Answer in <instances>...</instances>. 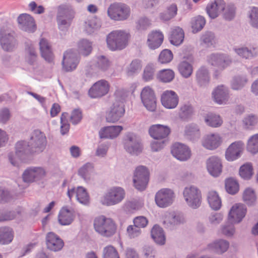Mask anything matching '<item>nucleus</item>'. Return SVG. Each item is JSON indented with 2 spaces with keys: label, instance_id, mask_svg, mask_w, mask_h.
Wrapping results in <instances>:
<instances>
[{
  "label": "nucleus",
  "instance_id": "f257e3e1",
  "mask_svg": "<svg viewBox=\"0 0 258 258\" xmlns=\"http://www.w3.org/2000/svg\"><path fill=\"white\" fill-rule=\"evenodd\" d=\"M131 35L124 30H117L109 33L106 37L108 48L112 50H120L125 48L128 43Z\"/></svg>",
  "mask_w": 258,
  "mask_h": 258
},
{
  "label": "nucleus",
  "instance_id": "f03ea898",
  "mask_svg": "<svg viewBox=\"0 0 258 258\" xmlns=\"http://www.w3.org/2000/svg\"><path fill=\"white\" fill-rule=\"evenodd\" d=\"M75 12L70 6L60 5L56 8V21L58 29L66 31L75 17Z\"/></svg>",
  "mask_w": 258,
  "mask_h": 258
},
{
  "label": "nucleus",
  "instance_id": "7ed1b4c3",
  "mask_svg": "<svg viewBox=\"0 0 258 258\" xmlns=\"http://www.w3.org/2000/svg\"><path fill=\"white\" fill-rule=\"evenodd\" d=\"M108 17L115 21L127 20L131 15V9L126 4L121 2L111 3L107 9Z\"/></svg>",
  "mask_w": 258,
  "mask_h": 258
},
{
  "label": "nucleus",
  "instance_id": "20e7f679",
  "mask_svg": "<svg viewBox=\"0 0 258 258\" xmlns=\"http://www.w3.org/2000/svg\"><path fill=\"white\" fill-rule=\"evenodd\" d=\"M94 227L97 232L105 237L112 236L116 229L114 221L111 218H106L104 216L95 219Z\"/></svg>",
  "mask_w": 258,
  "mask_h": 258
},
{
  "label": "nucleus",
  "instance_id": "39448f33",
  "mask_svg": "<svg viewBox=\"0 0 258 258\" xmlns=\"http://www.w3.org/2000/svg\"><path fill=\"white\" fill-rule=\"evenodd\" d=\"M124 113L125 109L123 99L116 96L109 110L106 112V121L108 123H116L123 116Z\"/></svg>",
  "mask_w": 258,
  "mask_h": 258
},
{
  "label": "nucleus",
  "instance_id": "423d86ee",
  "mask_svg": "<svg viewBox=\"0 0 258 258\" xmlns=\"http://www.w3.org/2000/svg\"><path fill=\"white\" fill-rule=\"evenodd\" d=\"M34 153L29 142L20 141L15 145V153L9 154V160L12 165L18 167L22 157Z\"/></svg>",
  "mask_w": 258,
  "mask_h": 258
},
{
  "label": "nucleus",
  "instance_id": "0eeeda50",
  "mask_svg": "<svg viewBox=\"0 0 258 258\" xmlns=\"http://www.w3.org/2000/svg\"><path fill=\"white\" fill-rule=\"evenodd\" d=\"M183 198L187 205L192 209L199 207L202 203V192L196 186L185 187L183 191Z\"/></svg>",
  "mask_w": 258,
  "mask_h": 258
},
{
  "label": "nucleus",
  "instance_id": "6e6552de",
  "mask_svg": "<svg viewBox=\"0 0 258 258\" xmlns=\"http://www.w3.org/2000/svg\"><path fill=\"white\" fill-rule=\"evenodd\" d=\"M150 173L148 169L144 166L137 167L134 171L133 183L135 187L138 190H145L149 180Z\"/></svg>",
  "mask_w": 258,
  "mask_h": 258
},
{
  "label": "nucleus",
  "instance_id": "1a4fd4ad",
  "mask_svg": "<svg viewBox=\"0 0 258 258\" xmlns=\"http://www.w3.org/2000/svg\"><path fill=\"white\" fill-rule=\"evenodd\" d=\"M31 150L34 153H40L45 149L47 140L45 134L39 130L33 131L29 141Z\"/></svg>",
  "mask_w": 258,
  "mask_h": 258
},
{
  "label": "nucleus",
  "instance_id": "9d476101",
  "mask_svg": "<svg viewBox=\"0 0 258 258\" xmlns=\"http://www.w3.org/2000/svg\"><path fill=\"white\" fill-rule=\"evenodd\" d=\"M0 45L5 51H13L18 45L15 33L2 29L0 31Z\"/></svg>",
  "mask_w": 258,
  "mask_h": 258
},
{
  "label": "nucleus",
  "instance_id": "9b49d317",
  "mask_svg": "<svg viewBox=\"0 0 258 258\" xmlns=\"http://www.w3.org/2000/svg\"><path fill=\"white\" fill-rule=\"evenodd\" d=\"M125 191L120 187H113L108 190L101 200L102 204L114 205L120 202L124 198Z\"/></svg>",
  "mask_w": 258,
  "mask_h": 258
},
{
  "label": "nucleus",
  "instance_id": "f8f14e48",
  "mask_svg": "<svg viewBox=\"0 0 258 258\" xmlns=\"http://www.w3.org/2000/svg\"><path fill=\"white\" fill-rule=\"evenodd\" d=\"M142 103L146 108L151 112L155 111L157 107V99L154 91L149 87L143 88L141 93Z\"/></svg>",
  "mask_w": 258,
  "mask_h": 258
},
{
  "label": "nucleus",
  "instance_id": "ddd939ff",
  "mask_svg": "<svg viewBox=\"0 0 258 258\" xmlns=\"http://www.w3.org/2000/svg\"><path fill=\"white\" fill-rule=\"evenodd\" d=\"M174 197V193L172 189L162 188L156 194L155 200L158 207L165 208L172 204Z\"/></svg>",
  "mask_w": 258,
  "mask_h": 258
},
{
  "label": "nucleus",
  "instance_id": "4468645a",
  "mask_svg": "<svg viewBox=\"0 0 258 258\" xmlns=\"http://www.w3.org/2000/svg\"><path fill=\"white\" fill-rule=\"evenodd\" d=\"M124 147L125 151L133 155H138L142 152L143 146L140 140L133 134H128L124 140Z\"/></svg>",
  "mask_w": 258,
  "mask_h": 258
},
{
  "label": "nucleus",
  "instance_id": "2eb2a0df",
  "mask_svg": "<svg viewBox=\"0 0 258 258\" xmlns=\"http://www.w3.org/2000/svg\"><path fill=\"white\" fill-rule=\"evenodd\" d=\"M208 61L212 66L220 70H223L232 62L230 57L225 54L213 53L209 56Z\"/></svg>",
  "mask_w": 258,
  "mask_h": 258
},
{
  "label": "nucleus",
  "instance_id": "dca6fc26",
  "mask_svg": "<svg viewBox=\"0 0 258 258\" xmlns=\"http://www.w3.org/2000/svg\"><path fill=\"white\" fill-rule=\"evenodd\" d=\"M223 139L218 133H211L203 137L202 145L206 149L214 150L221 146Z\"/></svg>",
  "mask_w": 258,
  "mask_h": 258
},
{
  "label": "nucleus",
  "instance_id": "f3484780",
  "mask_svg": "<svg viewBox=\"0 0 258 258\" xmlns=\"http://www.w3.org/2000/svg\"><path fill=\"white\" fill-rule=\"evenodd\" d=\"M45 174V171L41 167L29 168L23 172L22 178L24 182L31 183L43 178Z\"/></svg>",
  "mask_w": 258,
  "mask_h": 258
},
{
  "label": "nucleus",
  "instance_id": "a211bd4d",
  "mask_svg": "<svg viewBox=\"0 0 258 258\" xmlns=\"http://www.w3.org/2000/svg\"><path fill=\"white\" fill-rule=\"evenodd\" d=\"M206 167L211 175L213 177L219 176L222 171L221 159L216 156L209 157L206 161Z\"/></svg>",
  "mask_w": 258,
  "mask_h": 258
},
{
  "label": "nucleus",
  "instance_id": "6ab92c4d",
  "mask_svg": "<svg viewBox=\"0 0 258 258\" xmlns=\"http://www.w3.org/2000/svg\"><path fill=\"white\" fill-rule=\"evenodd\" d=\"M246 211V208L243 204H234L229 212V221L232 224L240 222L245 215Z\"/></svg>",
  "mask_w": 258,
  "mask_h": 258
},
{
  "label": "nucleus",
  "instance_id": "aec40b11",
  "mask_svg": "<svg viewBox=\"0 0 258 258\" xmlns=\"http://www.w3.org/2000/svg\"><path fill=\"white\" fill-rule=\"evenodd\" d=\"M108 82L104 80L95 83L89 90V95L91 98H99L106 95L109 91Z\"/></svg>",
  "mask_w": 258,
  "mask_h": 258
},
{
  "label": "nucleus",
  "instance_id": "412c9836",
  "mask_svg": "<svg viewBox=\"0 0 258 258\" xmlns=\"http://www.w3.org/2000/svg\"><path fill=\"white\" fill-rule=\"evenodd\" d=\"M171 152L172 155L180 161H186L191 156L189 148L187 146L179 143H175L172 146Z\"/></svg>",
  "mask_w": 258,
  "mask_h": 258
},
{
  "label": "nucleus",
  "instance_id": "4be33fe9",
  "mask_svg": "<svg viewBox=\"0 0 258 258\" xmlns=\"http://www.w3.org/2000/svg\"><path fill=\"white\" fill-rule=\"evenodd\" d=\"M79 59L77 54L72 50L66 51L63 57L62 64L63 69L67 71H72L75 69L79 63Z\"/></svg>",
  "mask_w": 258,
  "mask_h": 258
},
{
  "label": "nucleus",
  "instance_id": "5701e85b",
  "mask_svg": "<svg viewBox=\"0 0 258 258\" xmlns=\"http://www.w3.org/2000/svg\"><path fill=\"white\" fill-rule=\"evenodd\" d=\"M20 29L24 31L33 33L36 30V25L34 18L27 14H21L18 18Z\"/></svg>",
  "mask_w": 258,
  "mask_h": 258
},
{
  "label": "nucleus",
  "instance_id": "b1692460",
  "mask_svg": "<svg viewBox=\"0 0 258 258\" xmlns=\"http://www.w3.org/2000/svg\"><path fill=\"white\" fill-rule=\"evenodd\" d=\"M244 144L241 141L235 142L229 145L225 152V158L229 161L237 159L243 149Z\"/></svg>",
  "mask_w": 258,
  "mask_h": 258
},
{
  "label": "nucleus",
  "instance_id": "393cba45",
  "mask_svg": "<svg viewBox=\"0 0 258 258\" xmlns=\"http://www.w3.org/2000/svg\"><path fill=\"white\" fill-rule=\"evenodd\" d=\"M162 104L166 108H175L178 104V98L175 92L173 91H166L161 96Z\"/></svg>",
  "mask_w": 258,
  "mask_h": 258
},
{
  "label": "nucleus",
  "instance_id": "a878e982",
  "mask_svg": "<svg viewBox=\"0 0 258 258\" xmlns=\"http://www.w3.org/2000/svg\"><path fill=\"white\" fill-rule=\"evenodd\" d=\"M229 97L228 90L224 85L217 86L212 93L214 101L219 104L226 103L228 100Z\"/></svg>",
  "mask_w": 258,
  "mask_h": 258
},
{
  "label": "nucleus",
  "instance_id": "bb28decb",
  "mask_svg": "<svg viewBox=\"0 0 258 258\" xmlns=\"http://www.w3.org/2000/svg\"><path fill=\"white\" fill-rule=\"evenodd\" d=\"M39 44L41 56L48 62H53L54 55L51 46L47 40L44 38H41Z\"/></svg>",
  "mask_w": 258,
  "mask_h": 258
},
{
  "label": "nucleus",
  "instance_id": "cd10ccee",
  "mask_svg": "<svg viewBox=\"0 0 258 258\" xmlns=\"http://www.w3.org/2000/svg\"><path fill=\"white\" fill-rule=\"evenodd\" d=\"M170 132V130L167 126L161 124L153 125L149 129L150 135L156 140L165 138Z\"/></svg>",
  "mask_w": 258,
  "mask_h": 258
},
{
  "label": "nucleus",
  "instance_id": "c85d7f7f",
  "mask_svg": "<svg viewBox=\"0 0 258 258\" xmlns=\"http://www.w3.org/2000/svg\"><path fill=\"white\" fill-rule=\"evenodd\" d=\"M75 195L77 200L82 204L86 205L89 202V197L86 189L82 186H79L68 190V196L71 200L73 196Z\"/></svg>",
  "mask_w": 258,
  "mask_h": 258
},
{
  "label": "nucleus",
  "instance_id": "c756f323",
  "mask_svg": "<svg viewBox=\"0 0 258 258\" xmlns=\"http://www.w3.org/2000/svg\"><path fill=\"white\" fill-rule=\"evenodd\" d=\"M75 217V211L73 209L63 207L59 213L58 221L61 225H69L73 222Z\"/></svg>",
  "mask_w": 258,
  "mask_h": 258
},
{
  "label": "nucleus",
  "instance_id": "7c9ffc66",
  "mask_svg": "<svg viewBox=\"0 0 258 258\" xmlns=\"http://www.w3.org/2000/svg\"><path fill=\"white\" fill-rule=\"evenodd\" d=\"M46 245L48 249L56 251L60 250L63 246V241L52 232L47 234L46 238Z\"/></svg>",
  "mask_w": 258,
  "mask_h": 258
},
{
  "label": "nucleus",
  "instance_id": "2f4dec72",
  "mask_svg": "<svg viewBox=\"0 0 258 258\" xmlns=\"http://www.w3.org/2000/svg\"><path fill=\"white\" fill-rule=\"evenodd\" d=\"M226 4L223 0H215L207 7V12L209 17L215 19L224 10Z\"/></svg>",
  "mask_w": 258,
  "mask_h": 258
},
{
  "label": "nucleus",
  "instance_id": "473e14b6",
  "mask_svg": "<svg viewBox=\"0 0 258 258\" xmlns=\"http://www.w3.org/2000/svg\"><path fill=\"white\" fill-rule=\"evenodd\" d=\"M123 130L121 125H112L102 128L99 132L100 138L114 139L118 136Z\"/></svg>",
  "mask_w": 258,
  "mask_h": 258
},
{
  "label": "nucleus",
  "instance_id": "72a5a7b5",
  "mask_svg": "<svg viewBox=\"0 0 258 258\" xmlns=\"http://www.w3.org/2000/svg\"><path fill=\"white\" fill-rule=\"evenodd\" d=\"M163 39V35L161 32L153 31L148 35L147 43L150 49H155L161 45Z\"/></svg>",
  "mask_w": 258,
  "mask_h": 258
},
{
  "label": "nucleus",
  "instance_id": "f704fd0d",
  "mask_svg": "<svg viewBox=\"0 0 258 258\" xmlns=\"http://www.w3.org/2000/svg\"><path fill=\"white\" fill-rule=\"evenodd\" d=\"M183 217L180 215H176L174 213H167L164 217L163 223L168 228H172L174 226L183 223Z\"/></svg>",
  "mask_w": 258,
  "mask_h": 258
},
{
  "label": "nucleus",
  "instance_id": "c9c22d12",
  "mask_svg": "<svg viewBox=\"0 0 258 258\" xmlns=\"http://www.w3.org/2000/svg\"><path fill=\"white\" fill-rule=\"evenodd\" d=\"M208 246L211 250L221 254L227 250L229 247V243L226 240L219 239L209 244Z\"/></svg>",
  "mask_w": 258,
  "mask_h": 258
},
{
  "label": "nucleus",
  "instance_id": "e433bc0d",
  "mask_svg": "<svg viewBox=\"0 0 258 258\" xmlns=\"http://www.w3.org/2000/svg\"><path fill=\"white\" fill-rule=\"evenodd\" d=\"M184 37L183 30L179 27L174 28L171 32L170 41L173 45L177 46L182 43Z\"/></svg>",
  "mask_w": 258,
  "mask_h": 258
},
{
  "label": "nucleus",
  "instance_id": "4c0bfd02",
  "mask_svg": "<svg viewBox=\"0 0 258 258\" xmlns=\"http://www.w3.org/2000/svg\"><path fill=\"white\" fill-rule=\"evenodd\" d=\"M234 51L240 57L245 59L250 58L258 54V50L256 48L249 49L246 47H241L234 48Z\"/></svg>",
  "mask_w": 258,
  "mask_h": 258
},
{
  "label": "nucleus",
  "instance_id": "58836bf2",
  "mask_svg": "<svg viewBox=\"0 0 258 258\" xmlns=\"http://www.w3.org/2000/svg\"><path fill=\"white\" fill-rule=\"evenodd\" d=\"M14 237L13 232L9 227H0V244H6L10 243Z\"/></svg>",
  "mask_w": 258,
  "mask_h": 258
},
{
  "label": "nucleus",
  "instance_id": "ea45409f",
  "mask_svg": "<svg viewBox=\"0 0 258 258\" xmlns=\"http://www.w3.org/2000/svg\"><path fill=\"white\" fill-rule=\"evenodd\" d=\"M207 200L212 209L218 210L221 208V200L216 191H209L207 195Z\"/></svg>",
  "mask_w": 258,
  "mask_h": 258
},
{
  "label": "nucleus",
  "instance_id": "a19ab883",
  "mask_svg": "<svg viewBox=\"0 0 258 258\" xmlns=\"http://www.w3.org/2000/svg\"><path fill=\"white\" fill-rule=\"evenodd\" d=\"M151 232L152 237L156 243L161 245L165 243V236L161 227L155 225L152 228Z\"/></svg>",
  "mask_w": 258,
  "mask_h": 258
},
{
  "label": "nucleus",
  "instance_id": "79ce46f5",
  "mask_svg": "<svg viewBox=\"0 0 258 258\" xmlns=\"http://www.w3.org/2000/svg\"><path fill=\"white\" fill-rule=\"evenodd\" d=\"M204 120L208 125L212 127H218L223 123L222 119L220 115L212 113L207 114L205 116Z\"/></svg>",
  "mask_w": 258,
  "mask_h": 258
},
{
  "label": "nucleus",
  "instance_id": "37998d69",
  "mask_svg": "<svg viewBox=\"0 0 258 258\" xmlns=\"http://www.w3.org/2000/svg\"><path fill=\"white\" fill-rule=\"evenodd\" d=\"M101 26L99 21L96 17H93L86 21L84 24L85 31L88 34H91Z\"/></svg>",
  "mask_w": 258,
  "mask_h": 258
},
{
  "label": "nucleus",
  "instance_id": "c03bdc74",
  "mask_svg": "<svg viewBox=\"0 0 258 258\" xmlns=\"http://www.w3.org/2000/svg\"><path fill=\"white\" fill-rule=\"evenodd\" d=\"M197 80L201 86L206 85L209 81V72L205 67H201L197 72Z\"/></svg>",
  "mask_w": 258,
  "mask_h": 258
},
{
  "label": "nucleus",
  "instance_id": "a18cd8bd",
  "mask_svg": "<svg viewBox=\"0 0 258 258\" xmlns=\"http://www.w3.org/2000/svg\"><path fill=\"white\" fill-rule=\"evenodd\" d=\"M157 77L162 82L168 83L174 79V73L170 69L162 70L158 73Z\"/></svg>",
  "mask_w": 258,
  "mask_h": 258
},
{
  "label": "nucleus",
  "instance_id": "49530a36",
  "mask_svg": "<svg viewBox=\"0 0 258 258\" xmlns=\"http://www.w3.org/2000/svg\"><path fill=\"white\" fill-rule=\"evenodd\" d=\"M185 134L187 137L192 140L200 138V133L199 128L196 125L191 124L186 126Z\"/></svg>",
  "mask_w": 258,
  "mask_h": 258
},
{
  "label": "nucleus",
  "instance_id": "de8ad7c7",
  "mask_svg": "<svg viewBox=\"0 0 258 258\" xmlns=\"http://www.w3.org/2000/svg\"><path fill=\"white\" fill-rule=\"evenodd\" d=\"M78 47L79 53L85 56L89 55L92 51L91 43L86 39L80 40L78 43Z\"/></svg>",
  "mask_w": 258,
  "mask_h": 258
},
{
  "label": "nucleus",
  "instance_id": "09e8293b",
  "mask_svg": "<svg viewBox=\"0 0 258 258\" xmlns=\"http://www.w3.org/2000/svg\"><path fill=\"white\" fill-rule=\"evenodd\" d=\"M142 68V61L139 59H135L132 61L126 69V73L132 76L141 71Z\"/></svg>",
  "mask_w": 258,
  "mask_h": 258
},
{
  "label": "nucleus",
  "instance_id": "8fccbe9b",
  "mask_svg": "<svg viewBox=\"0 0 258 258\" xmlns=\"http://www.w3.org/2000/svg\"><path fill=\"white\" fill-rule=\"evenodd\" d=\"M206 20L201 16H198L194 18L191 21V25L194 33H197L201 31L205 26Z\"/></svg>",
  "mask_w": 258,
  "mask_h": 258
},
{
  "label": "nucleus",
  "instance_id": "3c124183",
  "mask_svg": "<svg viewBox=\"0 0 258 258\" xmlns=\"http://www.w3.org/2000/svg\"><path fill=\"white\" fill-rule=\"evenodd\" d=\"M257 123V116L252 114L247 115L242 120L243 126L245 129H251Z\"/></svg>",
  "mask_w": 258,
  "mask_h": 258
},
{
  "label": "nucleus",
  "instance_id": "603ef678",
  "mask_svg": "<svg viewBox=\"0 0 258 258\" xmlns=\"http://www.w3.org/2000/svg\"><path fill=\"white\" fill-rule=\"evenodd\" d=\"M253 174V168L250 163H246L242 165L239 169L240 176L245 179H249Z\"/></svg>",
  "mask_w": 258,
  "mask_h": 258
},
{
  "label": "nucleus",
  "instance_id": "864d4df0",
  "mask_svg": "<svg viewBox=\"0 0 258 258\" xmlns=\"http://www.w3.org/2000/svg\"><path fill=\"white\" fill-rule=\"evenodd\" d=\"M151 24V19L146 16H143L137 20L136 27L138 30L144 31L148 29Z\"/></svg>",
  "mask_w": 258,
  "mask_h": 258
},
{
  "label": "nucleus",
  "instance_id": "5fc2aeb1",
  "mask_svg": "<svg viewBox=\"0 0 258 258\" xmlns=\"http://www.w3.org/2000/svg\"><path fill=\"white\" fill-rule=\"evenodd\" d=\"M225 188L228 193L234 195L238 191L239 184L234 179L228 178L225 181Z\"/></svg>",
  "mask_w": 258,
  "mask_h": 258
},
{
  "label": "nucleus",
  "instance_id": "6e6d98bb",
  "mask_svg": "<svg viewBox=\"0 0 258 258\" xmlns=\"http://www.w3.org/2000/svg\"><path fill=\"white\" fill-rule=\"evenodd\" d=\"M247 150L252 154L258 152V134L252 136L248 141Z\"/></svg>",
  "mask_w": 258,
  "mask_h": 258
},
{
  "label": "nucleus",
  "instance_id": "4d7b16f0",
  "mask_svg": "<svg viewBox=\"0 0 258 258\" xmlns=\"http://www.w3.org/2000/svg\"><path fill=\"white\" fill-rule=\"evenodd\" d=\"M94 166L92 163H87L83 166L79 170V174L85 180L90 178V175L93 172Z\"/></svg>",
  "mask_w": 258,
  "mask_h": 258
},
{
  "label": "nucleus",
  "instance_id": "13d9d810",
  "mask_svg": "<svg viewBox=\"0 0 258 258\" xmlns=\"http://www.w3.org/2000/svg\"><path fill=\"white\" fill-rule=\"evenodd\" d=\"M178 69L181 75L185 78L189 77L192 72V66L186 61L181 62L179 65Z\"/></svg>",
  "mask_w": 258,
  "mask_h": 258
},
{
  "label": "nucleus",
  "instance_id": "bf43d9fd",
  "mask_svg": "<svg viewBox=\"0 0 258 258\" xmlns=\"http://www.w3.org/2000/svg\"><path fill=\"white\" fill-rule=\"evenodd\" d=\"M103 258H119V255L114 247L108 245L103 249Z\"/></svg>",
  "mask_w": 258,
  "mask_h": 258
},
{
  "label": "nucleus",
  "instance_id": "052dcab7",
  "mask_svg": "<svg viewBox=\"0 0 258 258\" xmlns=\"http://www.w3.org/2000/svg\"><path fill=\"white\" fill-rule=\"evenodd\" d=\"M155 67L152 64L147 65L144 70L143 78L145 81H148L154 78L155 74Z\"/></svg>",
  "mask_w": 258,
  "mask_h": 258
},
{
  "label": "nucleus",
  "instance_id": "680f3d73",
  "mask_svg": "<svg viewBox=\"0 0 258 258\" xmlns=\"http://www.w3.org/2000/svg\"><path fill=\"white\" fill-rule=\"evenodd\" d=\"M243 199L247 204L251 205L254 203L256 197L253 190L250 188H246L243 192Z\"/></svg>",
  "mask_w": 258,
  "mask_h": 258
},
{
  "label": "nucleus",
  "instance_id": "e2e57ef3",
  "mask_svg": "<svg viewBox=\"0 0 258 258\" xmlns=\"http://www.w3.org/2000/svg\"><path fill=\"white\" fill-rule=\"evenodd\" d=\"M26 58L27 61L33 64L36 60L37 54L34 47L32 45H28L26 48Z\"/></svg>",
  "mask_w": 258,
  "mask_h": 258
},
{
  "label": "nucleus",
  "instance_id": "0e129e2a",
  "mask_svg": "<svg viewBox=\"0 0 258 258\" xmlns=\"http://www.w3.org/2000/svg\"><path fill=\"white\" fill-rule=\"evenodd\" d=\"M173 59V54L169 49L163 50L158 58V60L161 63H166L169 62Z\"/></svg>",
  "mask_w": 258,
  "mask_h": 258
},
{
  "label": "nucleus",
  "instance_id": "69168bd1",
  "mask_svg": "<svg viewBox=\"0 0 258 258\" xmlns=\"http://www.w3.org/2000/svg\"><path fill=\"white\" fill-rule=\"evenodd\" d=\"M249 23L253 27L258 28V8H253L249 13Z\"/></svg>",
  "mask_w": 258,
  "mask_h": 258
},
{
  "label": "nucleus",
  "instance_id": "338daca9",
  "mask_svg": "<svg viewBox=\"0 0 258 258\" xmlns=\"http://www.w3.org/2000/svg\"><path fill=\"white\" fill-rule=\"evenodd\" d=\"M246 81L245 77L240 76L236 77L233 80L232 88L234 90H239L243 87Z\"/></svg>",
  "mask_w": 258,
  "mask_h": 258
},
{
  "label": "nucleus",
  "instance_id": "774afa93",
  "mask_svg": "<svg viewBox=\"0 0 258 258\" xmlns=\"http://www.w3.org/2000/svg\"><path fill=\"white\" fill-rule=\"evenodd\" d=\"M16 216V214L14 211H0V222L13 220Z\"/></svg>",
  "mask_w": 258,
  "mask_h": 258
}]
</instances>
